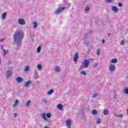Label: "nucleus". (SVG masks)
<instances>
[{"mask_svg":"<svg viewBox=\"0 0 128 128\" xmlns=\"http://www.w3.org/2000/svg\"><path fill=\"white\" fill-rule=\"evenodd\" d=\"M18 100H16L14 104L13 105V108H16V106H18Z\"/></svg>","mask_w":128,"mask_h":128,"instance_id":"9d476101","label":"nucleus"},{"mask_svg":"<svg viewBox=\"0 0 128 128\" xmlns=\"http://www.w3.org/2000/svg\"><path fill=\"white\" fill-rule=\"evenodd\" d=\"M6 12H4L2 14V20H6Z\"/></svg>","mask_w":128,"mask_h":128,"instance_id":"2eb2a0df","label":"nucleus"},{"mask_svg":"<svg viewBox=\"0 0 128 128\" xmlns=\"http://www.w3.org/2000/svg\"><path fill=\"white\" fill-rule=\"evenodd\" d=\"M14 116H15V118H16V116H18V114L15 113V114H14Z\"/></svg>","mask_w":128,"mask_h":128,"instance_id":"a19ab883","label":"nucleus"},{"mask_svg":"<svg viewBox=\"0 0 128 128\" xmlns=\"http://www.w3.org/2000/svg\"><path fill=\"white\" fill-rule=\"evenodd\" d=\"M22 38H24V34L22 32L18 31L14 33V44H16L17 48L22 46Z\"/></svg>","mask_w":128,"mask_h":128,"instance_id":"f257e3e1","label":"nucleus"},{"mask_svg":"<svg viewBox=\"0 0 128 128\" xmlns=\"http://www.w3.org/2000/svg\"><path fill=\"white\" fill-rule=\"evenodd\" d=\"M112 10L113 12H118V8L116 7V6H113L112 7Z\"/></svg>","mask_w":128,"mask_h":128,"instance_id":"1a4fd4ad","label":"nucleus"},{"mask_svg":"<svg viewBox=\"0 0 128 128\" xmlns=\"http://www.w3.org/2000/svg\"><path fill=\"white\" fill-rule=\"evenodd\" d=\"M127 78H128V76H127Z\"/></svg>","mask_w":128,"mask_h":128,"instance_id":"09e8293b","label":"nucleus"},{"mask_svg":"<svg viewBox=\"0 0 128 128\" xmlns=\"http://www.w3.org/2000/svg\"><path fill=\"white\" fill-rule=\"evenodd\" d=\"M114 116H117L118 118H122L123 116L122 114H120V115H116V114H114Z\"/></svg>","mask_w":128,"mask_h":128,"instance_id":"c85d7f7f","label":"nucleus"},{"mask_svg":"<svg viewBox=\"0 0 128 128\" xmlns=\"http://www.w3.org/2000/svg\"><path fill=\"white\" fill-rule=\"evenodd\" d=\"M96 96H98V93H95V94L93 95V98H96Z\"/></svg>","mask_w":128,"mask_h":128,"instance_id":"c9c22d12","label":"nucleus"},{"mask_svg":"<svg viewBox=\"0 0 128 128\" xmlns=\"http://www.w3.org/2000/svg\"><path fill=\"white\" fill-rule=\"evenodd\" d=\"M103 114L104 116H108V110L105 109L103 112Z\"/></svg>","mask_w":128,"mask_h":128,"instance_id":"9b49d317","label":"nucleus"},{"mask_svg":"<svg viewBox=\"0 0 128 128\" xmlns=\"http://www.w3.org/2000/svg\"><path fill=\"white\" fill-rule=\"evenodd\" d=\"M92 114L94 115L98 114V111H96V110H92Z\"/></svg>","mask_w":128,"mask_h":128,"instance_id":"6ab92c4d","label":"nucleus"},{"mask_svg":"<svg viewBox=\"0 0 128 128\" xmlns=\"http://www.w3.org/2000/svg\"><path fill=\"white\" fill-rule=\"evenodd\" d=\"M6 74V78H10V76H12V71H10V70H8Z\"/></svg>","mask_w":128,"mask_h":128,"instance_id":"423d86ee","label":"nucleus"},{"mask_svg":"<svg viewBox=\"0 0 128 128\" xmlns=\"http://www.w3.org/2000/svg\"><path fill=\"white\" fill-rule=\"evenodd\" d=\"M18 22L20 24H22V26H24V24H26V22H24V20L22 18L19 19Z\"/></svg>","mask_w":128,"mask_h":128,"instance_id":"39448f33","label":"nucleus"},{"mask_svg":"<svg viewBox=\"0 0 128 128\" xmlns=\"http://www.w3.org/2000/svg\"><path fill=\"white\" fill-rule=\"evenodd\" d=\"M38 70H42V64H38Z\"/></svg>","mask_w":128,"mask_h":128,"instance_id":"7c9ffc66","label":"nucleus"},{"mask_svg":"<svg viewBox=\"0 0 128 128\" xmlns=\"http://www.w3.org/2000/svg\"><path fill=\"white\" fill-rule=\"evenodd\" d=\"M124 92H125V94H128V88H126L124 89Z\"/></svg>","mask_w":128,"mask_h":128,"instance_id":"cd10ccee","label":"nucleus"},{"mask_svg":"<svg viewBox=\"0 0 128 128\" xmlns=\"http://www.w3.org/2000/svg\"><path fill=\"white\" fill-rule=\"evenodd\" d=\"M109 69L110 72H114V70H116V66L112 64H110Z\"/></svg>","mask_w":128,"mask_h":128,"instance_id":"20e7f679","label":"nucleus"},{"mask_svg":"<svg viewBox=\"0 0 128 128\" xmlns=\"http://www.w3.org/2000/svg\"><path fill=\"white\" fill-rule=\"evenodd\" d=\"M1 62H2V60H0V64Z\"/></svg>","mask_w":128,"mask_h":128,"instance_id":"a18cd8bd","label":"nucleus"},{"mask_svg":"<svg viewBox=\"0 0 128 128\" xmlns=\"http://www.w3.org/2000/svg\"><path fill=\"white\" fill-rule=\"evenodd\" d=\"M42 118L44 120H48V118H46V113H43L42 115Z\"/></svg>","mask_w":128,"mask_h":128,"instance_id":"f8f14e48","label":"nucleus"},{"mask_svg":"<svg viewBox=\"0 0 128 128\" xmlns=\"http://www.w3.org/2000/svg\"><path fill=\"white\" fill-rule=\"evenodd\" d=\"M111 62L112 64H116V62H118V60H116V58H112Z\"/></svg>","mask_w":128,"mask_h":128,"instance_id":"ddd939ff","label":"nucleus"},{"mask_svg":"<svg viewBox=\"0 0 128 128\" xmlns=\"http://www.w3.org/2000/svg\"><path fill=\"white\" fill-rule=\"evenodd\" d=\"M78 54H75L74 58V62H78Z\"/></svg>","mask_w":128,"mask_h":128,"instance_id":"6e6552de","label":"nucleus"},{"mask_svg":"<svg viewBox=\"0 0 128 128\" xmlns=\"http://www.w3.org/2000/svg\"><path fill=\"white\" fill-rule=\"evenodd\" d=\"M18 82H22V80H18Z\"/></svg>","mask_w":128,"mask_h":128,"instance_id":"37998d69","label":"nucleus"},{"mask_svg":"<svg viewBox=\"0 0 128 128\" xmlns=\"http://www.w3.org/2000/svg\"><path fill=\"white\" fill-rule=\"evenodd\" d=\"M34 28H36L38 26V22H34Z\"/></svg>","mask_w":128,"mask_h":128,"instance_id":"393cba45","label":"nucleus"},{"mask_svg":"<svg viewBox=\"0 0 128 128\" xmlns=\"http://www.w3.org/2000/svg\"><path fill=\"white\" fill-rule=\"evenodd\" d=\"M28 70H30V67H28V66H26L24 68V71L28 72Z\"/></svg>","mask_w":128,"mask_h":128,"instance_id":"bb28decb","label":"nucleus"},{"mask_svg":"<svg viewBox=\"0 0 128 128\" xmlns=\"http://www.w3.org/2000/svg\"><path fill=\"white\" fill-rule=\"evenodd\" d=\"M81 74H84V76H86V71L82 72Z\"/></svg>","mask_w":128,"mask_h":128,"instance_id":"72a5a7b5","label":"nucleus"},{"mask_svg":"<svg viewBox=\"0 0 128 128\" xmlns=\"http://www.w3.org/2000/svg\"><path fill=\"white\" fill-rule=\"evenodd\" d=\"M107 2H112V0H106Z\"/></svg>","mask_w":128,"mask_h":128,"instance_id":"58836bf2","label":"nucleus"},{"mask_svg":"<svg viewBox=\"0 0 128 128\" xmlns=\"http://www.w3.org/2000/svg\"><path fill=\"white\" fill-rule=\"evenodd\" d=\"M44 102L46 103L48 102H46V100H44Z\"/></svg>","mask_w":128,"mask_h":128,"instance_id":"de8ad7c7","label":"nucleus"},{"mask_svg":"<svg viewBox=\"0 0 128 128\" xmlns=\"http://www.w3.org/2000/svg\"><path fill=\"white\" fill-rule=\"evenodd\" d=\"M44 128H48V126H45V127H44Z\"/></svg>","mask_w":128,"mask_h":128,"instance_id":"49530a36","label":"nucleus"},{"mask_svg":"<svg viewBox=\"0 0 128 128\" xmlns=\"http://www.w3.org/2000/svg\"><path fill=\"white\" fill-rule=\"evenodd\" d=\"M30 100H28L26 103V106H30Z\"/></svg>","mask_w":128,"mask_h":128,"instance_id":"a878e982","label":"nucleus"},{"mask_svg":"<svg viewBox=\"0 0 128 128\" xmlns=\"http://www.w3.org/2000/svg\"><path fill=\"white\" fill-rule=\"evenodd\" d=\"M42 50V47L40 46H39L38 48H37V52H38V54H40V50Z\"/></svg>","mask_w":128,"mask_h":128,"instance_id":"412c9836","label":"nucleus"},{"mask_svg":"<svg viewBox=\"0 0 128 128\" xmlns=\"http://www.w3.org/2000/svg\"><path fill=\"white\" fill-rule=\"evenodd\" d=\"M54 70H55V71H56V72H60V67H58V66H56V67L54 68Z\"/></svg>","mask_w":128,"mask_h":128,"instance_id":"dca6fc26","label":"nucleus"},{"mask_svg":"<svg viewBox=\"0 0 128 128\" xmlns=\"http://www.w3.org/2000/svg\"><path fill=\"white\" fill-rule=\"evenodd\" d=\"M98 124H100L102 122V121L100 120V118H98L97 121Z\"/></svg>","mask_w":128,"mask_h":128,"instance_id":"f704fd0d","label":"nucleus"},{"mask_svg":"<svg viewBox=\"0 0 128 128\" xmlns=\"http://www.w3.org/2000/svg\"><path fill=\"white\" fill-rule=\"evenodd\" d=\"M48 118H52V114H50V113H48L46 114Z\"/></svg>","mask_w":128,"mask_h":128,"instance_id":"5701e85b","label":"nucleus"},{"mask_svg":"<svg viewBox=\"0 0 128 128\" xmlns=\"http://www.w3.org/2000/svg\"><path fill=\"white\" fill-rule=\"evenodd\" d=\"M90 8L88 7V6H86V8H85V10H86V12H88V10H90Z\"/></svg>","mask_w":128,"mask_h":128,"instance_id":"c756f323","label":"nucleus"},{"mask_svg":"<svg viewBox=\"0 0 128 128\" xmlns=\"http://www.w3.org/2000/svg\"><path fill=\"white\" fill-rule=\"evenodd\" d=\"M16 80H22V78L21 77H18L16 79Z\"/></svg>","mask_w":128,"mask_h":128,"instance_id":"2f4dec72","label":"nucleus"},{"mask_svg":"<svg viewBox=\"0 0 128 128\" xmlns=\"http://www.w3.org/2000/svg\"><path fill=\"white\" fill-rule=\"evenodd\" d=\"M90 60H92V62H94L93 58H90L89 60H85L84 62L82 63V66L84 68H88V66H90Z\"/></svg>","mask_w":128,"mask_h":128,"instance_id":"f03ea898","label":"nucleus"},{"mask_svg":"<svg viewBox=\"0 0 128 128\" xmlns=\"http://www.w3.org/2000/svg\"><path fill=\"white\" fill-rule=\"evenodd\" d=\"M30 84V81H28L25 83L24 86H29Z\"/></svg>","mask_w":128,"mask_h":128,"instance_id":"f3484780","label":"nucleus"},{"mask_svg":"<svg viewBox=\"0 0 128 128\" xmlns=\"http://www.w3.org/2000/svg\"><path fill=\"white\" fill-rule=\"evenodd\" d=\"M4 56H6V54H8V51L6 50L5 49H3Z\"/></svg>","mask_w":128,"mask_h":128,"instance_id":"aec40b11","label":"nucleus"},{"mask_svg":"<svg viewBox=\"0 0 128 128\" xmlns=\"http://www.w3.org/2000/svg\"><path fill=\"white\" fill-rule=\"evenodd\" d=\"M4 39H2V40H0V42H4Z\"/></svg>","mask_w":128,"mask_h":128,"instance_id":"79ce46f5","label":"nucleus"},{"mask_svg":"<svg viewBox=\"0 0 128 128\" xmlns=\"http://www.w3.org/2000/svg\"><path fill=\"white\" fill-rule=\"evenodd\" d=\"M54 90H52V89H51L50 91H48V94H50H50H52L53 92H54Z\"/></svg>","mask_w":128,"mask_h":128,"instance_id":"4be33fe9","label":"nucleus"},{"mask_svg":"<svg viewBox=\"0 0 128 128\" xmlns=\"http://www.w3.org/2000/svg\"><path fill=\"white\" fill-rule=\"evenodd\" d=\"M38 71L36 70H35L34 71V76H35V78H38Z\"/></svg>","mask_w":128,"mask_h":128,"instance_id":"b1692460","label":"nucleus"},{"mask_svg":"<svg viewBox=\"0 0 128 128\" xmlns=\"http://www.w3.org/2000/svg\"><path fill=\"white\" fill-rule=\"evenodd\" d=\"M104 42H106V40L104 39L102 40V43L104 44Z\"/></svg>","mask_w":128,"mask_h":128,"instance_id":"4c0bfd02","label":"nucleus"},{"mask_svg":"<svg viewBox=\"0 0 128 128\" xmlns=\"http://www.w3.org/2000/svg\"><path fill=\"white\" fill-rule=\"evenodd\" d=\"M100 49H98V50H97L98 56H100Z\"/></svg>","mask_w":128,"mask_h":128,"instance_id":"473e14b6","label":"nucleus"},{"mask_svg":"<svg viewBox=\"0 0 128 128\" xmlns=\"http://www.w3.org/2000/svg\"><path fill=\"white\" fill-rule=\"evenodd\" d=\"M94 68H96L98 66V62H94L92 64Z\"/></svg>","mask_w":128,"mask_h":128,"instance_id":"4468645a","label":"nucleus"},{"mask_svg":"<svg viewBox=\"0 0 128 128\" xmlns=\"http://www.w3.org/2000/svg\"><path fill=\"white\" fill-rule=\"evenodd\" d=\"M120 44H122V46L124 44V42L122 41L121 43Z\"/></svg>","mask_w":128,"mask_h":128,"instance_id":"ea45409f","label":"nucleus"},{"mask_svg":"<svg viewBox=\"0 0 128 128\" xmlns=\"http://www.w3.org/2000/svg\"><path fill=\"white\" fill-rule=\"evenodd\" d=\"M108 36H110V33H108Z\"/></svg>","mask_w":128,"mask_h":128,"instance_id":"c03bdc74","label":"nucleus"},{"mask_svg":"<svg viewBox=\"0 0 128 128\" xmlns=\"http://www.w3.org/2000/svg\"><path fill=\"white\" fill-rule=\"evenodd\" d=\"M71 124H72V122L70 121V120H67L66 122V126H68V128H70Z\"/></svg>","mask_w":128,"mask_h":128,"instance_id":"0eeeda50","label":"nucleus"},{"mask_svg":"<svg viewBox=\"0 0 128 128\" xmlns=\"http://www.w3.org/2000/svg\"><path fill=\"white\" fill-rule=\"evenodd\" d=\"M58 110H62V106L61 104H58Z\"/></svg>","mask_w":128,"mask_h":128,"instance_id":"a211bd4d","label":"nucleus"},{"mask_svg":"<svg viewBox=\"0 0 128 128\" xmlns=\"http://www.w3.org/2000/svg\"><path fill=\"white\" fill-rule=\"evenodd\" d=\"M66 10V7H60L58 8L56 12V14H62L64 10Z\"/></svg>","mask_w":128,"mask_h":128,"instance_id":"7ed1b4c3","label":"nucleus"},{"mask_svg":"<svg viewBox=\"0 0 128 128\" xmlns=\"http://www.w3.org/2000/svg\"><path fill=\"white\" fill-rule=\"evenodd\" d=\"M118 6H120V7L122 6V3L119 2L118 4Z\"/></svg>","mask_w":128,"mask_h":128,"instance_id":"e433bc0d","label":"nucleus"}]
</instances>
